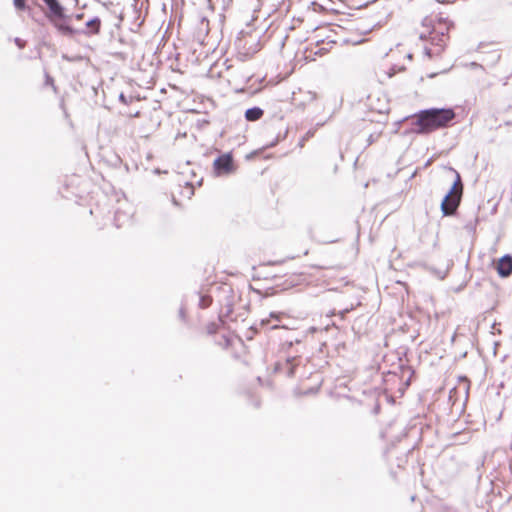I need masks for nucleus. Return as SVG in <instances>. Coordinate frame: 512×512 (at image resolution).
Returning <instances> with one entry per match:
<instances>
[{
    "mask_svg": "<svg viewBox=\"0 0 512 512\" xmlns=\"http://www.w3.org/2000/svg\"><path fill=\"white\" fill-rule=\"evenodd\" d=\"M219 327L220 322H210L205 326L204 330L206 334L213 335L218 332Z\"/></svg>",
    "mask_w": 512,
    "mask_h": 512,
    "instance_id": "obj_12",
    "label": "nucleus"
},
{
    "mask_svg": "<svg viewBox=\"0 0 512 512\" xmlns=\"http://www.w3.org/2000/svg\"><path fill=\"white\" fill-rule=\"evenodd\" d=\"M120 100H121L124 104H126V103H127V100H126V98H125V96H124L123 94H121V95H120Z\"/></svg>",
    "mask_w": 512,
    "mask_h": 512,
    "instance_id": "obj_20",
    "label": "nucleus"
},
{
    "mask_svg": "<svg viewBox=\"0 0 512 512\" xmlns=\"http://www.w3.org/2000/svg\"><path fill=\"white\" fill-rule=\"evenodd\" d=\"M290 100H291V103H292L295 107L300 108V107L302 106V103L297 101L296 93H295V92H293L292 97L290 98Z\"/></svg>",
    "mask_w": 512,
    "mask_h": 512,
    "instance_id": "obj_16",
    "label": "nucleus"
},
{
    "mask_svg": "<svg viewBox=\"0 0 512 512\" xmlns=\"http://www.w3.org/2000/svg\"><path fill=\"white\" fill-rule=\"evenodd\" d=\"M311 29H312V25H310V24H307L304 27V30H305L306 33L310 32Z\"/></svg>",
    "mask_w": 512,
    "mask_h": 512,
    "instance_id": "obj_18",
    "label": "nucleus"
},
{
    "mask_svg": "<svg viewBox=\"0 0 512 512\" xmlns=\"http://www.w3.org/2000/svg\"><path fill=\"white\" fill-rule=\"evenodd\" d=\"M293 38L294 41L301 42L302 36L300 34H295L293 36L290 35V39Z\"/></svg>",
    "mask_w": 512,
    "mask_h": 512,
    "instance_id": "obj_17",
    "label": "nucleus"
},
{
    "mask_svg": "<svg viewBox=\"0 0 512 512\" xmlns=\"http://www.w3.org/2000/svg\"><path fill=\"white\" fill-rule=\"evenodd\" d=\"M295 19H293V24L290 26V30L291 31H295L296 30V25H295Z\"/></svg>",
    "mask_w": 512,
    "mask_h": 512,
    "instance_id": "obj_19",
    "label": "nucleus"
},
{
    "mask_svg": "<svg viewBox=\"0 0 512 512\" xmlns=\"http://www.w3.org/2000/svg\"><path fill=\"white\" fill-rule=\"evenodd\" d=\"M454 118L455 112L451 108L422 110L412 118V131L417 134H429L449 126Z\"/></svg>",
    "mask_w": 512,
    "mask_h": 512,
    "instance_id": "obj_1",
    "label": "nucleus"
},
{
    "mask_svg": "<svg viewBox=\"0 0 512 512\" xmlns=\"http://www.w3.org/2000/svg\"><path fill=\"white\" fill-rule=\"evenodd\" d=\"M211 302H212V299L210 296H204L201 299V307L206 308L211 304Z\"/></svg>",
    "mask_w": 512,
    "mask_h": 512,
    "instance_id": "obj_13",
    "label": "nucleus"
},
{
    "mask_svg": "<svg viewBox=\"0 0 512 512\" xmlns=\"http://www.w3.org/2000/svg\"><path fill=\"white\" fill-rule=\"evenodd\" d=\"M305 41L308 42V45L301 51L297 50L295 53L296 62L303 61H314L316 55H324L329 52L335 41H327L325 42L321 39V35L319 32L314 31L312 35L305 37Z\"/></svg>",
    "mask_w": 512,
    "mask_h": 512,
    "instance_id": "obj_3",
    "label": "nucleus"
},
{
    "mask_svg": "<svg viewBox=\"0 0 512 512\" xmlns=\"http://www.w3.org/2000/svg\"><path fill=\"white\" fill-rule=\"evenodd\" d=\"M497 273L501 277H508L512 274V256L505 255L501 257L495 265Z\"/></svg>",
    "mask_w": 512,
    "mask_h": 512,
    "instance_id": "obj_7",
    "label": "nucleus"
},
{
    "mask_svg": "<svg viewBox=\"0 0 512 512\" xmlns=\"http://www.w3.org/2000/svg\"><path fill=\"white\" fill-rule=\"evenodd\" d=\"M13 2L18 10H24L26 7L25 0H13Z\"/></svg>",
    "mask_w": 512,
    "mask_h": 512,
    "instance_id": "obj_14",
    "label": "nucleus"
},
{
    "mask_svg": "<svg viewBox=\"0 0 512 512\" xmlns=\"http://www.w3.org/2000/svg\"><path fill=\"white\" fill-rule=\"evenodd\" d=\"M126 116L129 118H138L141 116V111L140 110L130 111L126 114Z\"/></svg>",
    "mask_w": 512,
    "mask_h": 512,
    "instance_id": "obj_15",
    "label": "nucleus"
},
{
    "mask_svg": "<svg viewBox=\"0 0 512 512\" xmlns=\"http://www.w3.org/2000/svg\"><path fill=\"white\" fill-rule=\"evenodd\" d=\"M213 172L216 176L230 175L236 172L237 164L234 161L231 152L221 154L212 164Z\"/></svg>",
    "mask_w": 512,
    "mask_h": 512,
    "instance_id": "obj_6",
    "label": "nucleus"
},
{
    "mask_svg": "<svg viewBox=\"0 0 512 512\" xmlns=\"http://www.w3.org/2000/svg\"><path fill=\"white\" fill-rule=\"evenodd\" d=\"M288 364V358H285L283 361H277L275 362L270 368V373L273 375H276L280 372H282L285 368V366Z\"/></svg>",
    "mask_w": 512,
    "mask_h": 512,
    "instance_id": "obj_11",
    "label": "nucleus"
},
{
    "mask_svg": "<svg viewBox=\"0 0 512 512\" xmlns=\"http://www.w3.org/2000/svg\"><path fill=\"white\" fill-rule=\"evenodd\" d=\"M233 356L236 357V358L240 357V355H238L237 353H233Z\"/></svg>",
    "mask_w": 512,
    "mask_h": 512,
    "instance_id": "obj_23",
    "label": "nucleus"
},
{
    "mask_svg": "<svg viewBox=\"0 0 512 512\" xmlns=\"http://www.w3.org/2000/svg\"><path fill=\"white\" fill-rule=\"evenodd\" d=\"M264 115V111L259 107L249 108L245 112V119L250 122L260 120Z\"/></svg>",
    "mask_w": 512,
    "mask_h": 512,
    "instance_id": "obj_9",
    "label": "nucleus"
},
{
    "mask_svg": "<svg viewBox=\"0 0 512 512\" xmlns=\"http://www.w3.org/2000/svg\"><path fill=\"white\" fill-rule=\"evenodd\" d=\"M16 43L19 47H23L24 46V43L21 42V40L19 39H16Z\"/></svg>",
    "mask_w": 512,
    "mask_h": 512,
    "instance_id": "obj_21",
    "label": "nucleus"
},
{
    "mask_svg": "<svg viewBox=\"0 0 512 512\" xmlns=\"http://www.w3.org/2000/svg\"><path fill=\"white\" fill-rule=\"evenodd\" d=\"M86 27L89 29L86 32L87 35L98 34L100 32L101 20L99 18H93L86 23Z\"/></svg>",
    "mask_w": 512,
    "mask_h": 512,
    "instance_id": "obj_10",
    "label": "nucleus"
},
{
    "mask_svg": "<svg viewBox=\"0 0 512 512\" xmlns=\"http://www.w3.org/2000/svg\"><path fill=\"white\" fill-rule=\"evenodd\" d=\"M451 171L454 173L455 179L448 194L444 197L441 203V211L445 216L455 214L463 195V183L461 177L457 171L453 169H451Z\"/></svg>",
    "mask_w": 512,
    "mask_h": 512,
    "instance_id": "obj_4",
    "label": "nucleus"
},
{
    "mask_svg": "<svg viewBox=\"0 0 512 512\" xmlns=\"http://www.w3.org/2000/svg\"><path fill=\"white\" fill-rule=\"evenodd\" d=\"M219 346L223 349L230 350L234 346L238 345L241 348H245L243 341L237 336H223L222 340L219 341Z\"/></svg>",
    "mask_w": 512,
    "mask_h": 512,
    "instance_id": "obj_8",
    "label": "nucleus"
},
{
    "mask_svg": "<svg viewBox=\"0 0 512 512\" xmlns=\"http://www.w3.org/2000/svg\"><path fill=\"white\" fill-rule=\"evenodd\" d=\"M451 27L452 23L446 17H443L441 14H431L424 18L419 31V37L437 46V52H439L443 50L449 41Z\"/></svg>",
    "mask_w": 512,
    "mask_h": 512,
    "instance_id": "obj_2",
    "label": "nucleus"
},
{
    "mask_svg": "<svg viewBox=\"0 0 512 512\" xmlns=\"http://www.w3.org/2000/svg\"><path fill=\"white\" fill-rule=\"evenodd\" d=\"M76 18H77L78 20H82V18H83V14H77V15H76Z\"/></svg>",
    "mask_w": 512,
    "mask_h": 512,
    "instance_id": "obj_22",
    "label": "nucleus"
},
{
    "mask_svg": "<svg viewBox=\"0 0 512 512\" xmlns=\"http://www.w3.org/2000/svg\"><path fill=\"white\" fill-rule=\"evenodd\" d=\"M44 3L48 6L49 11L46 13V17L49 21L54 25V27L65 35H73L77 31L62 23L60 20L64 18V9L58 3L57 0H43Z\"/></svg>",
    "mask_w": 512,
    "mask_h": 512,
    "instance_id": "obj_5",
    "label": "nucleus"
},
{
    "mask_svg": "<svg viewBox=\"0 0 512 512\" xmlns=\"http://www.w3.org/2000/svg\"><path fill=\"white\" fill-rule=\"evenodd\" d=\"M505 124H506V125H511V124H512V122H511V121H507Z\"/></svg>",
    "mask_w": 512,
    "mask_h": 512,
    "instance_id": "obj_24",
    "label": "nucleus"
}]
</instances>
